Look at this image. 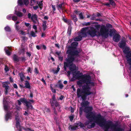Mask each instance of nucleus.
<instances>
[{
    "instance_id": "nucleus-32",
    "label": "nucleus",
    "mask_w": 131,
    "mask_h": 131,
    "mask_svg": "<svg viewBox=\"0 0 131 131\" xmlns=\"http://www.w3.org/2000/svg\"><path fill=\"white\" fill-rule=\"evenodd\" d=\"M5 30L7 32H10L11 31L10 28L8 26H7L4 28Z\"/></svg>"
},
{
    "instance_id": "nucleus-52",
    "label": "nucleus",
    "mask_w": 131,
    "mask_h": 131,
    "mask_svg": "<svg viewBox=\"0 0 131 131\" xmlns=\"http://www.w3.org/2000/svg\"><path fill=\"white\" fill-rule=\"evenodd\" d=\"M18 3L20 5H21L23 4V2L22 0H18Z\"/></svg>"
},
{
    "instance_id": "nucleus-43",
    "label": "nucleus",
    "mask_w": 131,
    "mask_h": 131,
    "mask_svg": "<svg viewBox=\"0 0 131 131\" xmlns=\"http://www.w3.org/2000/svg\"><path fill=\"white\" fill-rule=\"evenodd\" d=\"M25 52V49L24 48H21V49L20 50V52L21 53L24 54Z\"/></svg>"
},
{
    "instance_id": "nucleus-28",
    "label": "nucleus",
    "mask_w": 131,
    "mask_h": 131,
    "mask_svg": "<svg viewBox=\"0 0 131 131\" xmlns=\"http://www.w3.org/2000/svg\"><path fill=\"white\" fill-rule=\"evenodd\" d=\"M71 17H72V19L73 20L74 22L75 23L77 21L78 19L75 15L73 14V15L71 16Z\"/></svg>"
},
{
    "instance_id": "nucleus-31",
    "label": "nucleus",
    "mask_w": 131,
    "mask_h": 131,
    "mask_svg": "<svg viewBox=\"0 0 131 131\" xmlns=\"http://www.w3.org/2000/svg\"><path fill=\"white\" fill-rule=\"evenodd\" d=\"M110 2V4L112 6H115L116 4L115 3L114 1H116V0H108Z\"/></svg>"
},
{
    "instance_id": "nucleus-33",
    "label": "nucleus",
    "mask_w": 131,
    "mask_h": 131,
    "mask_svg": "<svg viewBox=\"0 0 131 131\" xmlns=\"http://www.w3.org/2000/svg\"><path fill=\"white\" fill-rule=\"evenodd\" d=\"M88 85L90 87V86H95V84L94 82H91V81H90L88 83Z\"/></svg>"
},
{
    "instance_id": "nucleus-40",
    "label": "nucleus",
    "mask_w": 131,
    "mask_h": 131,
    "mask_svg": "<svg viewBox=\"0 0 131 131\" xmlns=\"http://www.w3.org/2000/svg\"><path fill=\"white\" fill-rule=\"evenodd\" d=\"M95 27L96 28V29L97 30H99L100 28H101V25L99 24L96 25H95Z\"/></svg>"
},
{
    "instance_id": "nucleus-64",
    "label": "nucleus",
    "mask_w": 131,
    "mask_h": 131,
    "mask_svg": "<svg viewBox=\"0 0 131 131\" xmlns=\"http://www.w3.org/2000/svg\"><path fill=\"white\" fill-rule=\"evenodd\" d=\"M15 119L16 121H19V118L18 117V116H15Z\"/></svg>"
},
{
    "instance_id": "nucleus-4",
    "label": "nucleus",
    "mask_w": 131,
    "mask_h": 131,
    "mask_svg": "<svg viewBox=\"0 0 131 131\" xmlns=\"http://www.w3.org/2000/svg\"><path fill=\"white\" fill-rule=\"evenodd\" d=\"M88 28L86 27L83 28H82V32L84 35L83 37H94L95 36H97V31L93 27H91L90 29L86 31Z\"/></svg>"
},
{
    "instance_id": "nucleus-37",
    "label": "nucleus",
    "mask_w": 131,
    "mask_h": 131,
    "mask_svg": "<svg viewBox=\"0 0 131 131\" xmlns=\"http://www.w3.org/2000/svg\"><path fill=\"white\" fill-rule=\"evenodd\" d=\"M52 84H51L50 86V88L52 92L53 93H55L56 92V90L55 89H53L52 86Z\"/></svg>"
},
{
    "instance_id": "nucleus-60",
    "label": "nucleus",
    "mask_w": 131,
    "mask_h": 131,
    "mask_svg": "<svg viewBox=\"0 0 131 131\" xmlns=\"http://www.w3.org/2000/svg\"><path fill=\"white\" fill-rule=\"evenodd\" d=\"M33 28L34 29H35V32H37V28L36 26L35 25H34L33 26Z\"/></svg>"
},
{
    "instance_id": "nucleus-5",
    "label": "nucleus",
    "mask_w": 131,
    "mask_h": 131,
    "mask_svg": "<svg viewBox=\"0 0 131 131\" xmlns=\"http://www.w3.org/2000/svg\"><path fill=\"white\" fill-rule=\"evenodd\" d=\"M98 125L100 127H104L105 129L104 131H108V129L110 128L112 129V127H115V125L111 121H106L104 118L103 121H101Z\"/></svg>"
},
{
    "instance_id": "nucleus-49",
    "label": "nucleus",
    "mask_w": 131,
    "mask_h": 131,
    "mask_svg": "<svg viewBox=\"0 0 131 131\" xmlns=\"http://www.w3.org/2000/svg\"><path fill=\"white\" fill-rule=\"evenodd\" d=\"M74 12L76 15H79V14L81 13L80 11L78 10H74Z\"/></svg>"
},
{
    "instance_id": "nucleus-11",
    "label": "nucleus",
    "mask_w": 131,
    "mask_h": 131,
    "mask_svg": "<svg viewBox=\"0 0 131 131\" xmlns=\"http://www.w3.org/2000/svg\"><path fill=\"white\" fill-rule=\"evenodd\" d=\"M71 58H70V59H66V62H64V66L63 68L64 71H67V67H69V64L70 62H72V60Z\"/></svg>"
},
{
    "instance_id": "nucleus-61",
    "label": "nucleus",
    "mask_w": 131,
    "mask_h": 131,
    "mask_svg": "<svg viewBox=\"0 0 131 131\" xmlns=\"http://www.w3.org/2000/svg\"><path fill=\"white\" fill-rule=\"evenodd\" d=\"M20 34L22 35H26V32L25 31H23L22 30L20 31Z\"/></svg>"
},
{
    "instance_id": "nucleus-26",
    "label": "nucleus",
    "mask_w": 131,
    "mask_h": 131,
    "mask_svg": "<svg viewBox=\"0 0 131 131\" xmlns=\"http://www.w3.org/2000/svg\"><path fill=\"white\" fill-rule=\"evenodd\" d=\"M2 87L3 88H5V89H8L9 87L8 85V84L7 82H4L2 83Z\"/></svg>"
},
{
    "instance_id": "nucleus-55",
    "label": "nucleus",
    "mask_w": 131,
    "mask_h": 131,
    "mask_svg": "<svg viewBox=\"0 0 131 131\" xmlns=\"http://www.w3.org/2000/svg\"><path fill=\"white\" fill-rule=\"evenodd\" d=\"M84 112L86 113V114L88 113L89 112H90L89 111H88V108H87L86 107L84 109Z\"/></svg>"
},
{
    "instance_id": "nucleus-58",
    "label": "nucleus",
    "mask_w": 131,
    "mask_h": 131,
    "mask_svg": "<svg viewBox=\"0 0 131 131\" xmlns=\"http://www.w3.org/2000/svg\"><path fill=\"white\" fill-rule=\"evenodd\" d=\"M35 72L37 74H38L39 73V71L38 70L37 68H35L34 70Z\"/></svg>"
},
{
    "instance_id": "nucleus-27",
    "label": "nucleus",
    "mask_w": 131,
    "mask_h": 131,
    "mask_svg": "<svg viewBox=\"0 0 131 131\" xmlns=\"http://www.w3.org/2000/svg\"><path fill=\"white\" fill-rule=\"evenodd\" d=\"M37 16L35 14H32V16L31 18V20L34 19L37 21L38 22V20L37 19Z\"/></svg>"
},
{
    "instance_id": "nucleus-16",
    "label": "nucleus",
    "mask_w": 131,
    "mask_h": 131,
    "mask_svg": "<svg viewBox=\"0 0 131 131\" xmlns=\"http://www.w3.org/2000/svg\"><path fill=\"white\" fill-rule=\"evenodd\" d=\"M4 50L5 51L6 54L8 56H10L11 54V52L10 51H12L11 48L9 47H6L4 48Z\"/></svg>"
},
{
    "instance_id": "nucleus-48",
    "label": "nucleus",
    "mask_w": 131,
    "mask_h": 131,
    "mask_svg": "<svg viewBox=\"0 0 131 131\" xmlns=\"http://www.w3.org/2000/svg\"><path fill=\"white\" fill-rule=\"evenodd\" d=\"M16 126L17 128H18L19 127H20V125L19 122V121L16 122Z\"/></svg>"
},
{
    "instance_id": "nucleus-19",
    "label": "nucleus",
    "mask_w": 131,
    "mask_h": 131,
    "mask_svg": "<svg viewBox=\"0 0 131 131\" xmlns=\"http://www.w3.org/2000/svg\"><path fill=\"white\" fill-rule=\"evenodd\" d=\"M78 126H72L71 125H70L69 126V129L70 131L76 130L78 129Z\"/></svg>"
},
{
    "instance_id": "nucleus-29",
    "label": "nucleus",
    "mask_w": 131,
    "mask_h": 131,
    "mask_svg": "<svg viewBox=\"0 0 131 131\" xmlns=\"http://www.w3.org/2000/svg\"><path fill=\"white\" fill-rule=\"evenodd\" d=\"M15 14L19 17H21L23 16V14L22 13L19 11H16Z\"/></svg>"
},
{
    "instance_id": "nucleus-21",
    "label": "nucleus",
    "mask_w": 131,
    "mask_h": 131,
    "mask_svg": "<svg viewBox=\"0 0 131 131\" xmlns=\"http://www.w3.org/2000/svg\"><path fill=\"white\" fill-rule=\"evenodd\" d=\"M19 59H20V58L18 57V56L16 54H14L13 59L15 62L16 63L18 62L19 61Z\"/></svg>"
},
{
    "instance_id": "nucleus-56",
    "label": "nucleus",
    "mask_w": 131,
    "mask_h": 131,
    "mask_svg": "<svg viewBox=\"0 0 131 131\" xmlns=\"http://www.w3.org/2000/svg\"><path fill=\"white\" fill-rule=\"evenodd\" d=\"M69 118L70 119V120L71 121H72L73 119V118H74V116L73 115H72V116H71L69 117Z\"/></svg>"
},
{
    "instance_id": "nucleus-2",
    "label": "nucleus",
    "mask_w": 131,
    "mask_h": 131,
    "mask_svg": "<svg viewBox=\"0 0 131 131\" xmlns=\"http://www.w3.org/2000/svg\"><path fill=\"white\" fill-rule=\"evenodd\" d=\"M78 43L77 42H73L71 44V46L68 47V50L67 53L68 54V56H75L76 57H79V53L80 52L78 50H75Z\"/></svg>"
},
{
    "instance_id": "nucleus-8",
    "label": "nucleus",
    "mask_w": 131,
    "mask_h": 131,
    "mask_svg": "<svg viewBox=\"0 0 131 131\" xmlns=\"http://www.w3.org/2000/svg\"><path fill=\"white\" fill-rule=\"evenodd\" d=\"M77 57L74 56H68L67 59L71 58L73 60L72 62H70L69 64V67L70 70L71 71H74L76 70V65L75 64L73 63V62L74 61L77 62L79 61V60L77 58Z\"/></svg>"
},
{
    "instance_id": "nucleus-23",
    "label": "nucleus",
    "mask_w": 131,
    "mask_h": 131,
    "mask_svg": "<svg viewBox=\"0 0 131 131\" xmlns=\"http://www.w3.org/2000/svg\"><path fill=\"white\" fill-rule=\"evenodd\" d=\"M25 88L28 89H31V86L29 82L27 81H25Z\"/></svg>"
},
{
    "instance_id": "nucleus-44",
    "label": "nucleus",
    "mask_w": 131,
    "mask_h": 131,
    "mask_svg": "<svg viewBox=\"0 0 131 131\" xmlns=\"http://www.w3.org/2000/svg\"><path fill=\"white\" fill-rule=\"evenodd\" d=\"M89 112H92L93 110V108L92 106H88L86 107Z\"/></svg>"
},
{
    "instance_id": "nucleus-39",
    "label": "nucleus",
    "mask_w": 131,
    "mask_h": 131,
    "mask_svg": "<svg viewBox=\"0 0 131 131\" xmlns=\"http://www.w3.org/2000/svg\"><path fill=\"white\" fill-rule=\"evenodd\" d=\"M38 5L40 9H42V7L43 6L42 1H41L39 2V4H38Z\"/></svg>"
},
{
    "instance_id": "nucleus-51",
    "label": "nucleus",
    "mask_w": 131,
    "mask_h": 131,
    "mask_svg": "<svg viewBox=\"0 0 131 131\" xmlns=\"http://www.w3.org/2000/svg\"><path fill=\"white\" fill-rule=\"evenodd\" d=\"M106 27L109 28H112V25L110 24H107L106 25Z\"/></svg>"
},
{
    "instance_id": "nucleus-15",
    "label": "nucleus",
    "mask_w": 131,
    "mask_h": 131,
    "mask_svg": "<svg viewBox=\"0 0 131 131\" xmlns=\"http://www.w3.org/2000/svg\"><path fill=\"white\" fill-rule=\"evenodd\" d=\"M12 113L10 111H8L5 115V119L6 121H7L9 119H11L12 117Z\"/></svg>"
},
{
    "instance_id": "nucleus-13",
    "label": "nucleus",
    "mask_w": 131,
    "mask_h": 131,
    "mask_svg": "<svg viewBox=\"0 0 131 131\" xmlns=\"http://www.w3.org/2000/svg\"><path fill=\"white\" fill-rule=\"evenodd\" d=\"M121 36L118 34H115L113 36V41L116 42H118L120 40Z\"/></svg>"
},
{
    "instance_id": "nucleus-59",
    "label": "nucleus",
    "mask_w": 131,
    "mask_h": 131,
    "mask_svg": "<svg viewBox=\"0 0 131 131\" xmlns=\"http://www.w3.org/2000/svg\"><path fill=\"white\" fill-rule=\"evenodd\" d=\"M77 84L81 86L82 85V83L80 81H79L77 82Z\"/></svg>"
},
{
    "instance_id": "nucleus-14",
    "label": "nucleus",
    "mask_w": 131,
    "mask_h": 131,
    "mask_svg": "<svg viewBox=\"0 0 131 131\" xmlns=\"http://www.w3.org/2000/svg\"><path fill=\"white\" fill-rule=\"evenodd\" d=\"M82 29L81 31V35H79L78 36L76 37L74 39V41H80L82 39V38L85 37H83L84 35L82 33Z\"/></svg>"
},
{
    "instance_id": "nucleus-46",
    "label": "nucleus",
    "mask_w": 131,
    "mask_h": 131,
    "mask_svg": "<svg viewBox=\"0 0 131 131\" xmlns=\"http://www.w3.org/2000/svg\"><path fill=\"white\" fill-rule=\"evenodd\" d=\"M31 36L33 37H35L37 36L35 32L33 31H32L31 32Z\"/></svg>"
},
{
    "instance_id": "nucleus-24",
    "label": "nucleus",
    "mask_w": 131,
    "mask_h": 131,
    "mask_svg": "<svg viewBox=\"0 0 131 131\" xmlns=\"http://www.w3.org/2000/svg\"><path fill=\"white\" fill-rule=\"evenodd\" d=\"M19 75L21 81L22 82H23L24 81V79L25 78L24 74L23 73L20 72L19 73Z\"/></svg>"
},
{
    "instance_id": "nucleus-22",
    "label": "nucleus",
    "mask_w": 131,
    "mask_h": 131,
    "mask_svg": "<svg viewBox=\"0 0 131 131\" xmlns=\"http://www.w3.org/2000/svg\"><path fill=\"white\" fill-rule=\"evenodd\" d=\"M42 29L44 31L46 30V28L47 27V25H46L47 22L46 20L42 21Z\"/></svg>"
},
{
    "instance_id": "nucleus-57",
    "label": "nucleus",
    "mask_w": 131,
    "mask_h": 131,
    "mask_svg": "<svg viewBox=\"0 0 131 131\" xmlns=\"http://www.w3.org/2000/svg\"><path fill=\"white\" fill-rule=\"evenodd\" d=\"M67 33L69 35H71V29H70L69 28H68Z\"/></svg>"
},
{
    "instance_id": "nucleus-50",
    "label": "nucleus",
    "mask_w": 131,
    "mask_h": 131,
    "mask_svg": "<svg viewBox=\"0 0 131 131\" xmlns=\"http://www.w3.org/2000/svg\"><path fill=\"white\" fill-rule=\"evenodd\" d=\"M20 59H21V60L23 62H25L26 60V58L25 57H20Z\"/></svg>"
},
{
    "instance_id": "nucleus-30",
    "label": "nucleus",
    "mask_w": 131,
    "mask_h": 131,
    "mask_svg": "<svg viewBox=\"0 0 131 131\" xmlns=\"http://www.w3.org/2000/svg\"><path fill=\"white\" fill-rule=\"evenodd\" d=\"M91 125H88L87 126V128L89 129H91L94 127L95 125V123L93 122L91 123Z\"/></svg>"
},
{
    "instance_id": "nucleus-6",
    "label": "nucleus",
    "mask_w": 131,
    "mask_h": 131,
    "mask_svg": "<svg viewBox=\"0 0 131 131\" xmlns=\"http://www.w3.org/2000/svg\"><path fill=\"white\" fill-rule=\"evenodd\" d=\"M18 105H20L22 102L23 103L25 104V106L26 107V108L27 110L29 109H33V106L31 104L34 102V101L33 100H29L28 101L25 98H21L19 100H18Z\"/></svg>"
},
{
    "instance_id": "nucleus-41",
    "label": "nucleus",
    "mask_w": 131,
    "mask_h": 131,
    "mask_svg": "<svg viewBox=\"0 0 131 131\" xmlns=\"http://www.w3.org/2000/svg\"><path fill=\"white\" fill-rule=\"evenodd\" d=\"M13 14H11L8 15L6 17L9 20H10L12 18Z\"/></svg>"
},
{
    "instance_id": "nucleus-38",
    "label": "nucleus",
    "mask_w": 131,
    "mask_h": 131,
    "mask_svg": "<svg viewBox=\"0 0 131 131\" xmlns=\"http://www.w3.org/2000/svg\"><path fill=\"white\" fill-rule=\"evenodd\" d=\"M77 125L78 126H79L81 127H84V125L83 124L80 122L77 123Z\"/></svg>"
},
{
    "instance_id": "nucleus-62",
    "label": "nucleus",
    "mask_w": 131,
    "mask_h": 131,
    "mask_svg": "<svg viewBox=\"0 0 131 131\" xmlns=\"http://www.w3.org/2000/svg\"><path fill=\"white\" fill-rule=\"evenodd\" d=\"M5 70L6 72H7L9 70V68L7 66H5Z\"/></svg>"
},
{
    "instance_id": "nucleus-35",
    "label": "nucleus",
    "mask_w": 131,
    "mask_h": 131,
    "mask_svg": "<svg viewBox=\"0 0 131 131\" xmlns=\"http://www.w3.org/2000/svg\"><path fill=\"white\" fill-rule=\"evenodd\" d=\"M93 122V121H92V120L91 119H90V120H89V121H87L85 123H84L85 125L86 126L87 125V126H88V125L89 124V123H90L91 122Z\"/></svg>"
},
{
    "instance_id": "nucleus-17",
    "label": "nucleus",
    "mask_w": 131,
    "mask_h": 131,
    "mask_svg": "<svg viewBox=\"0 0 131 131\" xmlns=\"http://www.w3.org/2000/svg\"><path fill=\"white\" fill-rule=\"evenodd\" d=\"M50 103L52 106H55L56 107H57L60 106L59 103L57 101V100L53 101L51 100V101H50Z\"/></svg>"
},
{
    "instance_id": "nucleus-9",
    "label": "nucleus",
    "mask_w": 131,
    "mask_h": 131,
    "mask_svg": "<svg viewBox=\"0 0 131 131\" xmlns=\"http://www.w3.org/2000/svg\"><path fill=\"white\" fill-rule=\"evenodd\" d=\"M108 29L106 28L104 25H102L101 26L100 30V33L99 32V35H101L107 38L108 35Z\"/></svg>"
},
{
    "instance_id": "nucleus-1",
    "label": "nucleus",
    "mask_w": 131,
    "mask_h": 131,
    "mask_svg": "<svg viewBox=\"0 0 131 131\" xmlns=\"http://www.w3.org/2000/svg\"><path fill=\"white\" fill-rule=\"evenodd\" d=\"M81 81L86 85L82 86V90L78 88L77 90V96L78 98L80 97L83 101L85 100L87 96L93 94L92 92L91 91V87L88 85V83L91 81V77L89 75L84 74L81 79Z\"/></svg>"
},
{
    "instance_id": "nucleus-3",
    "label": "nucleus",
    "mask_w": 131,
    "mask_h": 131,
    "mask_svg": "<svg viewBox=\"0 0 131 131\" xmlns=\"http://www.w3.org/2000/svg\"><path fill=\"white\" fill-rule=\"evenodd\" d=\"M86 117L89 120L91 119L93 121V120L98 124L101 121H103L104 118L101 116L100 114H98L96 115L95 113L91 112L86 114Z\"/></svg>"
},
{
    "instance_id": "nucleus-42",
    "label": "nucleus",
    "mask_w": 131,
    "mask_h": 131,
    "mask_svg": "<svg viewBox=\"0 0 131 131\" xmlns=\"http://www.w3.org/2000/svg\"><path fill=\"white\" fill-rule=\"evenodd\" d=\"M96 17V16L95 15L93 14L91 16V19L92 20H94L95 19Z\"/></svg>"
},
{
    "instance_id": "nucleus-34",
    "label": "nucleus",
    "mask_w": 131,
    "mask_h": 131,
    "mask_svg": "<svg viewBox=\"0 0 131 131\" xmlns=\"http://www.w3.org/2000/svg\"><path fill=\"white\" fill-rule=\"evenodd\" d=\"M79 18L81 19H83L84 18V17L83 16V13L81 12L79 14Z\"/></svg>"
},
{
    "instance_id": "nucleus-12",
    "label": "nucleus",
    "mask_w": 131,
    "mask_h": 131,
    "mask_svg": "<svg viewBox=\"0 0 131 131\" xmlns=\"http://www.w3.org/2000/svg\"><path fill=\"white\" fill-rule=\"evenodd\" d=\"M9 102L8 101L5 100L4 98L3 99V104L4 110L5 111H6L7 112L8 111H8V103Z\"/></svg>"
},
{
    "instance_id": "nucleus-18",
    "label": "nucleus",
    "mask_w": 131,
    "mask_h": 131,
    "mask_svg": "<svg viewBox=\"0 0 131 131\" xmlns=\"http://www.w3.org/2000/svg\"><path fill=\"white\" fill-rule=\"evenodd\" d=\"M126 45L125 42L124 41L122 40L120 42H119L118 44L119 47L121 48H124Z\"/></svg>"
},
{
    "instance_id": "nucleus-47",
    "label": "nucleus",
    "mask_w": 131,
    "mask_h": 131,
    "mask_svg": "<svg viewBox=\"0 0 131 131\" xmlns=\"http://www.w3.org/2000/svg\"><path fill=\"white\" fill-rule=\"evenodd\" d=\"M17 19V16H12V20L13 21H16Z\"/></svg>"
},
{
    "instance_id": "nucleus-7",
    "label": "nucleus",
    "mask_w": 131,
    "mask_h": 131,
    "mask_svg": "<svg viewBox=\"0 0 131 131\" xmlns=\"http://www.w3.org/2000/svg\"><path fill=\"white\" fill-rule=\"evenodd\" d=\"M123 52L126 55L127 63L129 65H131V50L128 47H126L123 50Z\"/></svg>"
},
{
    "instance_id": "nucleus-10",
    "label": "nucleus",
    "mask_w": 131,
    "mask_h": 131,
    "mask_svg": "<svg viewBox=\"0 0 131 131\" xmlns=\"http://www.w3.org/2000/svg\"><path fill=\"white\" fill-rule=\"evenodd\" d=\"M82 72H80L79 71H75L73 73V77L76 79H81L83 76Z\"/></svg>"
},
{
    "instance_id": "nucleus-45",
    "label": "nucleus",
    "mask_w": 131,
    "mask_h": 131,
    "mask_svg": "<svg viewBox=\"0 0 131 131\" xmlns=\"http://www.w3.org/2000/svg\"><path fill=\"white\" fill-rule=\"evenodd\" d=\"M24 4L26 5H27L29 4V2L28 0H23Z\"/></svg>"
},
{
    "instance_id": "nucleus-54",
    "label": "nucleus",
    "mask_w": 131,
    "mask_h": 131,
    "mask_svg": "<svg viewBox=\"0 0 131 131\" xmlns=\"http://www.w3.org/2000/svg\"><path fill=\"white\" fill-rule=\"evenodd\" d=\"M110 36H112L114 31L112 29H111L110 31Z\"/></svg>"
},
{
    "instance_id": "nucleus-20",
    "label": "nucleus",
    "mask_w": 131,
    "mask_h": 131,
    "mask_svg": "<svg viewBox=\"0 0 131 131\" xmlns=\"http://www.w3.org/2000/svg\"><path fill=\"white\" fill-rule=\"evenodd\" d=\"M115 127H112V129H113L114 131H122L124 130L122 128L120 127H117V124H115Z\"/></svg>"
},
{
    "instance_id": "nucleus-36",
    "label": "nucleus",
    "mask_w": 131,
    "mask_h": 131,
    "mask_svg": "<svg viewBox=\"0 0 131 131\" xmlns=\"http://www.w3.org/2000/svg\"><path fill=\"white\" fill-rule=\"evenodd\" d=\"M56 100H57L55 97V95L54 94H53L52 96V99H50V101H51V100L53 101Z\"/></svg>"
},
{
    "instance_id": "nucleus-25",
    "label": "nucleus",
    "mask_w": 131,
    "mask_h": 131,
    "mask_svg": "<svg viewBox=\"0 0 131 131\" xmlns=\"http://www.w3.org/2000/svg\"><path fill=\"white\" fill-rule=\"evenodd\" d=\"M90 104V103L88 101H86L82 102L81 104V106L83 107H85Z\"/></svg>"
},
{
    "instance_id": "nucleus-63",
    "label": "nucleus",
    "mask_w": 131,
    "mask_h": 131,
    "mask_svg": "<svg viewBox=\"0 0 131 131\" xmlns=\"http://www.w3.org/2000/svg\"><path fill=\"white\" fill-rule=\"evenodd\" d=\"M105 6H106L109 7H110V3H104L103 4Z\"/></svg>"
},
{
    "instance_id": "nucleus-53",
    "label": "nucleus",
    "mask_w": 131,
    "mask_h": 131,
    "mask_svg": "<svg viewBox=\"0 0 131 131\" xmlns=\"http://www.w3.org/2000/svg\"><path fill=\"white\" fill-rule=\"evenodd\" d=\"M63 3H61V4H59L58 6V8H60V9H61L63 7Z\"/></svg>"
}]
</instances>
